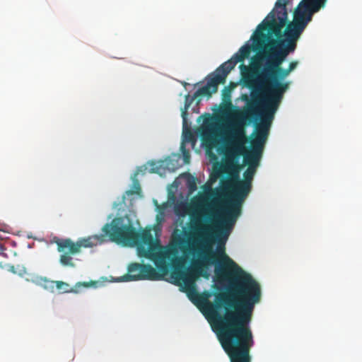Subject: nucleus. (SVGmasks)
<instances>
[{
	"label": "nucleus",
	"mask_w": 362,
	"mask_h": 362,
	"mask_svg": "<svg viewBox=\"0 0 362 362\" xmlns=\"http://www.w3.org/2000/svg\"><path fill=\"white\" fill-rule=\"evenodd\" d=\"M214 134V130L213 128H206L202 133L203 138L210 137Z\"/></svg>",
	"instance_id": "nucleus-18"
},
{
	"label": "nucleus",
	"mask_w": 362,
	"mask_h": 362,
	"mask_svg": "<svg viewBox=\"0 0 362 362\" xmlns=\"http://www.w3.org/2000/svg\"><path fill=\"white\" fill-rule=\"evenodd\" d=\"M52 284H55L57 288L60 293H72L76 292L73 288H71L69 284L62 281H52Z\"/></svg>",
	"instance_id": "nucleus-11"
},
{
	"label": "nucleus",
	"mask_w": 362,
	"mask_h": 362,
	"mask_svg": "<svg viewBox=\"0 0 362 362\" xmlns=\"http://www.w3.org/2000/svg\"><path fill=\"white\" fill-rule=\"evenodd\" d=\"M203 216H204V218H206L207 220H209V221H212V218H211V214H209V213H204L203 214Z\"/></svg>",
	"instance_id": "nucleus-21"
},
{
	"label": "nucleus",
	"mask_w": 362,
	"mask_h": 362,
	"mask_svg": "<svg viewBox=\"0 0 362 362\" xmlns=\"http://www.w3.org/2000/svg\"><path fill=\"white\" fill-rule=\"evenodd\" d=\"M243 99L247 101H248L249 100L248 96L247 95H243Z\"/></svg>",
	"instance_id": "nucleus-23"
},
{
	"label": "nucleus",
	"mask_w": 362,
	"mask_h": 362,
	"mask_svg": "<svg viewBox=\"0 0 362 362\" xmlns=\"http://www.w3.org/2000/svg\"><path fill=\"white\" fill-rule=\"evenodd\" d=\"M277 109L262 104L261 124L257 127L255 136L250 141L251 150L263 153L269 129Z\"/></svg>",
	"instance_id": "nucleus-7"
},
{
	"label": "nucleus",
	"mask_w": 362,
	"mask_h": 362,
	"mask_svg": "<svg viewBox=\"0 0 362 362\" xmlns=\"http://www.w3.org/2000/svg\"><path fill=\"white\" fill-rule=\"evenodd\" d=\"M141 171V168H138L136 173H135V175H137Z\"/></svg>",
	"instance_id": "nucleus-24"
},
{
	"label": "nucleus",
	"mask_w": 362,
	"mask_h": 362,
	"mask_svg": "<svg viewBox=\"0 0 362 362\" xmlns=\"http://www.w3.org/2000/svg\"><path fill=\"white\" fill-rule=\"evenodd\" d=\"M247 138L243 122H237L230 130L228 137V144L231 152L235 155H243L244 163L248 166L257 168L262 158V153L254 150L247 151L245 144Z\"/></svg>",
	"instance_id": "nucleus-6"
},
{
	"label": "nucleus",
	"mask_w": 362,
	"mask_h": 362,
	"mask_svg": "<svg viewBox=\"0 0 362 362\" xmlns=\"http://www.w3.org/2000/svg\"><path fill=\"white\" fill-rule=\"evenodd\" d=\"M284 4L281 3V0L276 1L274 8L257 25L251 37L252 45H244L249 46L250 52L253 50L258 53V56L252 61V69L254 70L259 71L263 61L265 63L261 71L278 69L288 54L296 49L289 48L286 45H281L278 40L272 38L273 35L277 38L281 36L282 28L286 23L288 13Z\"/></svg>",
	"instance_id": "nucleus-2"
},
{
	"label": "nucleus",
	"mask_w": 362,
	"mask_h": 362,
	"mask_svg": "<svg viewBox=\"0 0 362 362\" xmlns=\"http://www.w3.org/2000/svg\"><path fill=\"white\" fill-rule=\"evenodd\" d=\"M81 286H83L84 287H88L89 286V283H88V282H78L76 284V287H80Z\"/></svg>",
	"instance_id": "nucleus-20"
},
{
	"label": "nucleus",
	"mask_w": 362,
	"mask_h": 362,
	"mask_svg": "<svg viewBox=\"0 0 362 362\" xmlns=\"http://www.w3.org/2000/svg\"><path fill=\"white\" fill-rule=\"evenodd\" d=\"M240 69H241V71L243 72L245 70H247L248 69V66L244 65L243 64H241L240 65Z\"/></svg>",
	"instance_id": "nucleus-22"
},
{
	"label": "nucleus",
	"mask_w": 362,
	"mask_h": 362,
	"mask_svg": "<svg viewBox=\"0 0 362 362\" xmlns=\"http://www.w3.org/2000/svg\"><path fill=\"white\" fill-rule=\"evenodd\" d=\"M180 151L182 153L185 163H189L190 161V154L189 151L186 149L185 144L184 143L181 144Z\"/></svg>",
	"instance_id": "nucleus-15"
},
{
	"label": "nucleus",
	"mask_w": 362,
	"mask_h": 362,
	"mask_svg": "<svg viewBox=\"0 0 362 362\" xmlns=\"http://www.w3.org/2000/svg\"><path fill=\"white\" fill-rule=\"evenodd\" d=\"M256 173V168L253 166H248L247 170L243 173V180H240L243 182L252 185V182L255 174Z\"/></svg>",
	"instance_id": "nucleus-12"
},
{
	"label": "nucleus",
	"mask_w": 362,
	"mask_h": 362,
	"mask_svg": "<svg viewBox=\"0 0 362 362\" xmlns=\"http://www.w3.org/2000/svg\"><path fill=\"white\" fill-rule=\"evenodd\" d=\"M194 140L192 134L190 132H185L183 134V140L182 143L190 142Z\"/></svg>",
	"instance_id": "nucleus-17"
},
{
	"label": "nucleus",
	"mask_w": 362,
	"mask_h": 362,
	"mask_svg": "<svg viewBox=\"0 0 362 362\" xmlns=\"http://www.w3.org/2000/svg\"><path fill=\"white\" fill-rule=\"evenodd\" d=\"M298 62L297 61H294V62H291L289 65H288V67L287 68V69L291 72L293 71L298 66Z\"/></svg>",
	"instance_id": "nucleus-19"
},
{
	"label": "nucleus",
	"mask_w": 362,
	"mask_h": 362,
	"mask_svg": "<svg viewBox=\"0 0 362 362\" xmlns=\"http://www.w3.org/2000/svg\"><path fill=\"white\" fill-rule=\"evenodd\" d=\"M291 72L281 66L272 71H260L258 74V81L265 86L266 95L260 99L259 95L252 93V102L248 110L243 116L246 119L247 115L253 116L257 114V105L262 101V104L277 109L283 99L284 93L288 89L290 82H282Z\"/></svg>",
	"instance_id": "nucleus-4"
},
{
	"label": "nucleus",
	"mask_w": 362,
	"mask_h": 362,
	"mask_svg": "<svg viewBox=\"0 0 362 362\" xmlns=\"http://www.w3.org/2000/svg\"><path fill=\"white\" fill-rule=\"evenodd\" d=\"M2 250H3V249H2V246H1V245H0V252H1Z\"/></svg>",
	"instance_id": "nucleus-25"
},
{
	"label": "nucleus",
	"mask_w": 362,
	"mask_h": 362,
	"mask_svg": "<svg viewBox=\"0 0 362 362\" xmlns=\"http://www.w3.org/2000/svg\"><path fill=\"white\" fill-rule=\"evenodd\" d=\"M232 194L233 199L228 203L227 207L225 209L223 216L220 223L216 226L214 230L211 225L208 223H203L201 219L198 217L192 218V224L195 222L198 226H209V233H211V240L208 243V247L211 249L209 245L214 243L218 242V254L223 258L222 250L225 254V243L228 239L230 230L235 225L238 216L241 214L242 204L247 195L252 189V185L243 182L240 180H237L232 184Z\"/></svg>",
	"instance_id": "nucleus-3"
},
{
	"label": "nucleus",
	"mask_w": 362,
	"mask_h": 362,
	"mask_svg": "<svg viewBox=\"0 0 362 362\" xmlns=\"http://www.w3.org/2000/svg\"><path fill=\"white\" fill-rule=\"evenodd\" d=\"M327 0H301L295 11L312 21L315 13L326 6Z\"/></svg>",
	"instance_id": "nucleus-9"
},
{
	"label": "nucleus",
	"mask_w": 362,
	"mask_h": 362,
	"mask_svg": "<svg viewBox=\"0 0 362 362\" xmlns=\"http://www.w3.org/2000/svg\"><path fill=\"white\" fill-rule=\"evenodd\" d=\"M141 264L134 262L132 263L128 267V274L124 276L125 280L127 281H137L134 279L136 276L141 272Z\"/></svg>",
	"instance_id": "nucleus-10"
},
{
	"label": "nucleus",
	"mask_w": 362,
	"mask_h": 362,
	"mask_svg": "<svg viewBox=\"0 0 362 362\" xmlns=\"http://www.w3.org/2000/svg\"><path fill=\"white\" fill-rule=\"evenodd\" d=\"M190 233L175 229L173 244L163 248L159 240L154 239L151 229L137 231L129 218L116 217L102 228L103 234L79 238L74 242L70 238L54 237L53 242L62 255L59 262L64 267H74L72 255L81 252L82 247H93L110 240L123 246H136L138 255L153 261L158 272L151 265L141 264V272L134 279L160 280L169 268L175 285L181 287L189 300L202 305L206 313L214 319L213 329L228 356L230 362H251L250 349L254 345L253 334L250 327L255 306L262 297L259 284L251 274L245 272L232 259L223 253V261L216 267L215 274L228 285L226 292L217 293L214 303L209 300V293L199 294L194 281L197 273L194 268L182 269L185 259L179 256L199 251L202 260L198 265L214 264L215 253L208 247L211 240L209 226L190 225Z\"/></svg>",
	"instance_id": "nucleus-1"
},
{
	"label": "nucleus",
	"mask_w": 362,
	"mask_h": 362,
	"mask_svg": "<svg viewBox=\"0 0 362 362\" xmlns=\"http://www.w3.org/2000/svg\"><path fill=\"white\" fill-rule=\"evenodd\" d=\"M310 21L303 15L295 11L293 21L289 23L285 29V39L279 40V44L286 45L289 46V48L296 49L298 40Z\"/></svg>",
	"instance_id": "nucleus-8"
},
{
	"label": "nucleus",
	"mask_w": 362,
	"mask_h": 362,
	"mask_svg": "<svg viewBox=\"0 0 362 362\" xmlns=\"http://www.w3.org/2000/svg\"><path fill=\"white\" fill-rule=\"evenodd\" d=\"M187 184L190 192H193L197 190V185L195 177L190 176L187 181Z\"/></svg>",
	"instance_id": "nucleus-14"
},
{
	"label": "nucleus",
	"mask_w": 362,
	"mask_h": 362,
	"mask_svg": "<svg viewBox=\"0 0 362 362\" xmlns=\"http://www.w3.org/2000/svg\"><path fill=\"white\" fill-rule=\"evenodd\" d=\"M134 190H129L127 192L129 194H139L141 192V187L137 180H135L133 182Z\"/></svg>",
	"instance_id": "nucleus-16"
},
{
	"label": "nucleus",
	"mask_w": 362,
	"mask_h": 362,
	"mask_svg": "<svg viewBox=\"0 0 362 362\" xmlns=\"http://www.w3.org/2000/svg\"><path fill=\"white\" fill-rule=\"evenodd\" d=\"M235 86L231 83V87L226 86L222 90V99L225 103L231 104V89Z\"/></svg>",
	"instance_id": "nucleus-13"
},
{
	"label": "nucleus",
	"mask_w": 362,
	"mask_h": 362,
	"mask_svg": "<svg viewBox=\"0 0 362 362\" xmlns=\"http://www.w3.org/2000/svg\"><path fill=\"white\" fill-rule=\"evenodd\" d=\"M250 54L249 46H242L229 60L218 67L215 72L211 74L205 86L199 88L192 96L189 94L185 95V107L182 110V117L184 122H186L187 110L192 103L199 96L211 97L212 93L217 92L218 84L226 83V77L232 69H234L238 62H242L245 59L248 58Z\"/></svg>",
	"instance_id": "nucleus-5"
}]
</instances>
